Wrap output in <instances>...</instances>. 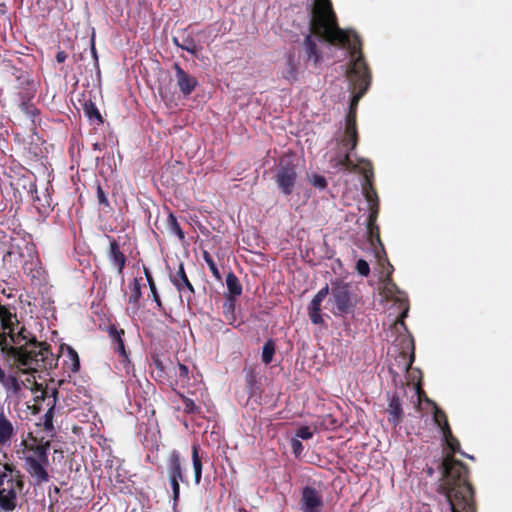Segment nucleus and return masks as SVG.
I'll return each instance as SVG.
<instances>
[{"label":"nucleus","instance_id":"f257e3e1","mask_svg":"<svg viewBox=\"0 0 512 512\" xmlns=\"http://www.w3.org/2000/svg\"><path fill=\"white\" fill-rule=\"evenodd\" d=\"M323 16L322 26L320 27L314 15L312 23L316 34L324 36L329 44L340 46L349 51L350 61L347 70V77L352 86L354 95L351 99L349 111H355L359 100L364 96L371 84V72L362 52V42L360 37L353 32L349 33L339 27L334 10L321 13Z\"/></svg>","mask_w":512,"mask_h":512},{"label":"nucleus","instance_id":"f03ea898","mask_svg":"<svg viewBox=\"0 0 512 512\" xmlns=\"http://www.w3.org/2000/svg\"><path fill=\"white\" fill-rule=\"evenodd\" d=\"M330 293L329 303L332 304L331 312L336 317L353 314L358 304L357 295L352 291L351 284L336 279L331 282V288L326 284L312 298L308 305L309 319L313 324H323L321 304Z\"/></svg>","mask_w":512,"mask_h":512},{"label":"nucleus","instance_id":"7ed1b4c3","mask_svg":"<svg viewBox=\"0 0 512 512\" xmlns=\"http://www.w3.org/2000/svg\"><path fill=\"white\" fill-rule=\"evenodd\" d=\"M455 470H458V473L465 472L462 465L456 463V467L448 472V479L441 488L443 496L449 503L452 512H477L475 491L471 490L464 479L458 484L455 483L452 477V474L456 473Z\"/></svg>","mask_w":512,"mask_h":512},{"label":"nucleus","instance_id":"20e7f679","mask_svg":"<svg viewBox=\"0 0 512 512\" xmlns=\"http://www.w3.org/2000/svg\"><path fill=\"white\" fill-rule=\"evenodd\" d=\"M24 476L13 464L5 463L0 468V509L5 512L15 510L17 493L24 488Z\"/></svg>","mask_w":512,"mask_h":512},{"label":"nucleus","instance_id":"39448f33","mask_svg":"<svg viewBox=\"0 0 512 512\" xmlns=\"http://www.w3.org/2000/svg\"><path fill=\"white\" fill-rule=\"evenodd\" d=\"M442 435L445 440L447 448L450 450V453H447L442 459V463H441L442 479H441V483L439 484V487H438V493L443 495L441 488L445 484L446 480L448 479V472H450V468L452 471L456 467V463L462 465L465 472L458 473L457 472L458 470H455V472H456V473H454L455 475L452 474V477L454 478L455 483L458 484V482L460 483L461 480L464 479L465 482L467 483V485L471 488V490L474 491L472 484L469 482V469H468L467 465L465 463H463L462 461L454 458V454L457 452H460V443H459L458 439L453 435L450 427H446V430L442 431Z\"/></svg>","mask_w":512,"mask_h":512},{"label":"nucleus","instance_id":"423d86ee","mask_svg":"<svg viewBox=\"0 0 512 512\" xmlns=\"http://www.w3.org/2000/svg\"><path fill=\"white\" fill-rule=\"evenodd\" d=\"M49 352V345L45 342H38L35 337L23 345L11 346L9 355L13 356L15 360L22 366L33 368L38 366V363L44 361Z\"/></svg>","mask_w":512,"mask_h":512},{"label":"nucleus","instance_id":"0eeeda50","mask_svg":"<svg viewBox=\"0 0 512 512\" xmlns=\"http://www.w3.org/2000/svg\"><path fill=\"white\" fill-rule=\"evenodd\" d=\"M167 477L172 489V499L174 505H177L180 499V482L189 485V481L184 474L180 453L172 450L166 461Z\"/></svg>","mask_w":512,"mask_h":512},{"label":"nucleus","instance_id":"6e6552de","mask_svg":"<svg viewBox=\"0 0 512 512\" xmlns=\"http://www.w3.org/2000/svg\"><path fill=\"white\" fill-rule=\"evenodd\" d=\"M318 6V0H315V5L312 10V16L309 23V29L310 33L307 34L302 43L303 52H304V61L307 65H312L314 68H316L323 60L322 51L319 47V43L321 41L328 42L324 36L318 35L314 32L312 23L314 21V15L317 10Z\"/></svg>","mask_w":512,"mask_h":512},{"label":"nucleus","instance_id":"1a4fd4ad","mask_svg":"<svg viewBox=\"0 0 512 512\" xmlns=\"http://www.w3.org/2000/svg\"><path fill=\"white\" fill-rule=\"evenodd\" d=\"M297 176L296 165L292 160L289 157L280 158L274 180L282 194L286 196L292 194Z\"/></svg>","mask_w":512,"mask_h":512},{"label":"nucleus","instance_id":"9d476101","mask_svg":"<svg viewBox=\"0 0 512 512\" xmlns=\"http://www.w3.org/2000/svg\"><path fill=\"white\" fill-rule=\"evenodd\" d=\"M383 261L387 263V271L386 276L384 278V289L386 292L387 297H393L397 302L400 303V307L402 308V312L398 319L395 321V325L402 326L405 330H407V327L405 325L404 319L407 317L409 312V303L405 296V294L399 290L397 285L392 280V272L394 270L391 263L388 261L387 258H385Z\"/></svg>","mask_w":512,"mask_h":512},{"label":"nucleus","instance_id":"9b49d317","mask_svg":"<svg viewBox=\"0 0 512 512\" xmlns=\"http://www.w3.org/2000/svg\"><path fill=\"white\" fill-rule=\"evenodd\" d=\"M169 278L178 292L186 297L189 304L194 297L195 289L185 272L182 262L179 263L177 271L170 273Z\"/></svg>","mask_w":512,"mask_h":512},{"label":"nucleus","instance_id":"f8f14e48","mask_svg":"<svg viewBox=\"0 0 512 512\" xmlns=\"http://www.w3.org/2000/svg\"><path fill=\"white\" fill-rule=\"evenodd\" d=\"M378 217V211L377 208H374L371 213H369L368 219H367V234L368 239L372 246H376V244L379 245L380 251L376 250V256L379 259V262L381 263L386 257L384 245L381 241L380 237V229L379 226L376 224V220Z\"/></svg>","mask_w":512,"mask_h":512},{"label":"nucleus","instance_id":"ddd939ff","mask_svg":"<svg viewBox=\"0 0 512 512\" xmlns=\"http://www.w3.org/2000/svg\"><path fill=\"white\" fill-rule=\"evenodd\" d=\"M173 69L177 87L185 97L189 96L198 86L197 78L187 73L178 63L173 64Z\"/></svg>","mask_w":512,"mask_h":512},{"label":"nucleus","instance_id":"4468645a","mask_svg":"<svg viewBox=\"0 0 512 512\" xmlns=\"http://www.w3.org/2000/svg\"><path fill=\"white\" fill-rule=\"evenodd\" d=\"M322 506L323 500L319 491L311 486L304 487L301 496L302 512H320Z\"/></svg>","mask_w":512,"mask_h":512},{"label":"nucleus","instance_id":"2eb2a0df","mask_svg":"<svg viewBox=\"0 0 512 512\" xmlns=\"http://www.w3.org/2000/svg\"><path fill=\"white\" fill-rule=\"evenodd\" d=\"M109 239V249L107 251V257L111 264L115 267L117 270V273L119 275H123V270L125 269L127 257L125 254L121 251L120 245L118 241L108 236Z\"/></svg>","mask_w":512,"mask_h":512},{"label":"nucleus","instance_id":"dca6fc26","mask_svg":"<svg viewBox=\"0 0 512 512\" xmlns=\"http://www.w3.org/2000/svg\"><path fill=\"white\" fill-rule=\"evenodd\" d=\"M372 177L373 171L372 168L370 167L369 170L364 171L365 182L362 185V189L365 199L369 203L370 212L373 211L374 208H377V211L379 212V199L376 189L374 188L371 180Z\"/></svg>","mask_w":512,"mask_h":512},{"label":"nucleus","instance_id":"f3484780","mask_svg":"<svg viewBox=\"0 0 512 512\" xmlns=\"http://www.w3.org/2000/svg\"><path fill=\"white\" fill-rule=\"evenodd\" d=\"M388 422L393 426L399 425L403 420V409L401 399L397 394H392L389 396L388 403Z\"/></svg>","mask_w":512,"mask_h":512},{"label":"nucleus","instance_id":"a211bd4d","mask_svg":"<svg viewBox=\"0 0 512 512\" xmlns=\"http://www.w3.org/2000/svg\"><path fill=\"white\" fill-rule=\"evenodd\" d=\"M107 332L111 340L113 351L123 358H128V353L125 349L124 341L122 339L124 330L118 329L115 325H109Z\"/></svg>","mask_w":512,"mask_h":512},{"label":"nucleus","instance_id":"6ab92c4d","mask_svg":"<svg viewBox=\"0 0 512 512\" xmlns=\"http://www.w3.org/2000/svg\"><path fill=\"white\" fill-rule=\"evenodd\" d=\"M26 463L28 464V472L29 474L37 478L38 483L47 482L49 480V474L46 469L43 467V463H40L37 459L33 457H27Z\"/></svg>","mask_w":512,"mask_h":512},{"label":"nucleus","instance_id":"aec40b11","mask_svg":"<svg viewBox=\"0 0 512 512\" xmlns=\"http://www.w3.org/2000/svg\"><path fill=\"white\" fill-rule=\"evenodd\" d=\"M173 43L194 56H197L198 52L202 50V47L197 45L195 39L189 34H183L181 37H173Z\"/></svg>","mask_w":512,"mask_h":512},{"label":"nucleus","instance_id":"412c9836","mask_svg":"<svg viewBox=\"0 0 512 512\" xmlns=\"http://www.w3.org/2000/svg\"><path fill=\"white\" fill-rule=\"evenodd\" d=\"M14 435V427L3 411H0V447L5 446Z\"/></svg>","mask_w":512,"mask_h":512},{"label":"nucleus","instance_id":"4be33fe9","mask_svg":"<svg viewBox=\"0 0 512 512\" xmlns=\"http://www.w3.org/2000/svg\"><path fill=\"white\" fill-rule=\"evenodd\" d=\"M282 76L291 83L298 79V64L294 52H289L286 55V67L282 72Z\"/></svg>","mask_w":512,"mask_h":512},{"label":"nucleus","instance_id":"5701e85b","mask_svg":"<svg viewBox=\"0 0 512 512\" xmlns=\"http://www.w3.org/2000/svg\"><path fill=\"white\" fill-rule=\"evenodd\" d=\"M83 112L89 121L95 122L97 125H102L104 123V119L100 111L91 99L86 100L83 103Z\"/></svg>","mask_w":512,"mask_h":512},{"label":"nucleus","instance_id":"b1692460","mask_svg":"<svg viewBox=\"0 0 512 512\" xmlns=\"http://www.w3.org/2000/svg\"><path fill=\"white\" fill-rule=\"evenodd\" d=\"M226 285H227V293L226 297H238L242 294L243 288L242 285L237 278V276L233 272H229L226 276Z\"/></svg>","mask_w":512,"mask_h":512},{"label":"nucleus","instance_id":"393cba45","mask_svg":"<svg viewBox=\"0 0 512 512\" xmlns=\"http://www.w3.org/2000/svg\"><path fill=\"white\" fill-rule=\"evenodd\" d=\"M199 450H200V447L198 444L194 443L192 445V464H193V470H194V481H195V484H200L201 482V478H202V468H203V464H202V459L201 457L199 456Z\"/></svg>","mask_w":512,"mask_h":512},{"label":"nucleus","instance_id":"a878e982","mask_svg":"<svg viewBox=\"0 0 512 512\" xmlns=\"http://www.w3.org/2000/svg\"><path fill=\"white\" fill-rule=\"evenodd\" d=\"M1 317H0V321H1V328L3 330V332H6L8 333V336H10L13 332H14V322H13V319H16V314H13L10 312V310L8 309V307L4 306V311L1 312Z\"/></svg>","mask_w":512,"mask_h":512},{"label":"nucleus","instance_id":"bb28decb","mask_svg":"<svg viewBox=\"0 0 512 512\" xmlns=\"http://www.w3.org/2000/svg\"><path fill=\"white\" fill-rule=\"evenodd\" d=\"M223 315L229 324H232L236 320L235 309H236V297H226L223 303Z\"/></svg>","mask_w":512,"mask_h":512},{"label":"nucleus","instance_id":"cd10ccee","mask_svg":"<svg viewBox=\"0 0 512 512\" xmlns=\"http://www.w3.org/2000/svg\"><path fill=\"white\" fill-rule=\"evenodd\" d=\"M358 140L357 130H345L341 142L342 145L347 148V151L352 152L356 149Z\"/></svg>","mask_w":512,"mask_h":512},{"label":"nucleus","instance_id":"c85d7f7f","mask_svg":"<svg viewBox=\"0 0 512 512\" xmlns=\"http://www.w3.org/2000/svg\"><path fill=\"white\" fill-rule=\"evenodd\" d=\"M167 229L171 234L176 235L180 241H184L185 234L173 213H169L167 217Z\"/></svg>","mask_w":512,"mask_h":512},{"label":"nucleus","instance_id":"c756f323","mask_svg":"<svg viewBox=\"0 0 512 512\" xmlns=\"http://www.w3.org/2000/svg\"><path fill=\"white\" fill-rule=\"evenodd\" d=\"M144 274H145L146 280L148 282V285H149L150 292H151V295L153 297V300L155 301L157 307L159 309H162V301H161L160 296L158 294L155 281L153 279V276H152L150 270L148 268H146V267H144Z\"/></svg>","mask_w":512,"mask_h":512},{"label":"nucleus","instance_id":"7c9ffc66","mask_svg":"<svg viewBox=\"0 0 512 512\" xmlns=\"http://www.w3.org/2000/svg\"><path fill=\"white\" fill-rule=\"evenodd\" d=\"M96 198L99 208L104 212L112 210L111 204L108 200L107 193L103 190L100 183L96 186Z\"/></svg>","mask_w":512,"mask_h":512},{"label":"nucleus","instance_id":"2f4dec72","mask_svg":"<svg viewBox=\"0 0 512 512\" xmlns=\"http://www.w3.org/2000/svg\"><path fill=\"white\" fill-rule=\"evenodd\" d=\"M130 296H129V303H132L136 306H138L139 301L142 297L141 292V279L134 278V280L130 284Z\"/></svg>","mask_w":512,"mask_h":512},{"label":"nucleus","instance_id":"473e14b6","mask_svg":"<svg viewBox=\"0 0 512 512\" xmlns=\"http://www.w3.org/2000/svg\"><path fill=\"white\" fill-rule=\"evenodd\" d=\"M433 419L435 424L441 429V432L446 430V427H450L446 413L435 405Z\"/></svg>","mask_w":512,"mask_h":512},{"label":"nucleus","instance_id":"72a5a7b5","mask_svg":"<svg viewBox=\"0 0 512 512\" xmlns=\"http://www.w3.org/2000/svg\"><path fill=\"white\" fill-rule=\"evenodd\" d=\"M176 394L181 398L184 404V413L186 414H199L201 412V408L195 404V402L186 397L184 394L176 391Z\"/></svg>","mask_w":512,"mask_h":512},{"label":"nucleus","instance_id":"f704fd0d","mask_svg":"<svg viewBox=\"0 0 512 512\" xmlns=\"http://www.w3.org/2000/svg\"><path fill=\"white\" fill-rule=\"evenodd\" d=\"M202 256H203V259L204 261L206 262L207 266L209 267V270L211 271L213 277L217 280V281H221L222 280V276L220 274V271L213 259V257L211 256V254L208 252V251H203L202 253Z\"/></svg>","mask_w":512,"mask_h":512},{"label":"nucleus","instance_id":"c9c22d12","mask_svg":"<svg viewBox=\"0 0 512 512\" xmlns=\"http://www.w3.org/2000/svg\"><path fill=\"white\" fill-rule=\"evenodd\" d=\"M275 354V343L272 339L265 342L262 350V361L265 364H270Z\"/></svg>","mask_w":512,"mask_h":512},{"label":"nucleus","instance_id":"e433bc0d","mask_svg":"<svg viewBox=\"0 0 512 512\" xmlns=\"http://www.w3.org/2000/svg\"><path fill=\"white\" fill-rule=\"evenodd\" d=\"M330 10H333L332 3L330 0H318V6H317V10H316L315 14H316V20L320 24L319 25L320 27L322 26V22H323V19H322L323 16L321 15V13L329 12Z\"/></svg>","mask_w":512,"mask_h":512},{"label":"nucleus","instance_id":"4c0bfd02","mask_svg":"<svg viewBox=\"0 0 512 512\" xmlns=\"http://www.w3.org/2000/svg\"><path fill=\"white\" fill-rule=\"evenodd\" d=\"M68 357L71 361L70 370L78 372L80 369V359L78 353L71 347H67Z\"/></svg>","mask_w":512,"mask_h":512},{"label":"nucleus","instance_id":"58836bf2","mask_svg":"<svg viewBox=\"0 0 512 512\" xmlns=\"http://www.w3.org/2000/svg\"><path fill=\"white\" fill-rule=\"evenodd\" d=\"M245 382H246V386L249 390V396H252L254 394V386L255 384L257 383V375H256V372L252 369H249L247 372H246V375H245Z\"/></svg>","mask_w":512,"mask_h":512},{"label":"nucleus","instance_id":"ea45409f","mask_svg":"<svg viewBox=\"0 0 512 512\" xmlns=\"http://www.w3.org/2000/svg\"><path fill=\"white\" fill-rule=\"evenodd\" d=\"M28 335H29V332L24 327H22L18 333L13 332L9 337L11 338V341L14 344L20 346L22 341H25V343H26L31 339V338H29Z\"/></svg>","mask_w":512,"mask_h":512},{"label":"nucleus","instance_id":"a19ab883","mask_svg":"<svg viewBox=\"0 0 512 512\" xmlns=\"http://www.w3.org/2000/svg\"><path fill=\"white\" fill-rule=\"evenodd\" d=\"M7 390L12 391L14 394H18L21 390V385L15 376H8L6 381L2 384Z\"/></svg>","mask_w":512,"mask_h":512},{"label":"nucleus","instance_id":"79ce46f5","mask_svg":"<svg viewBox=\"0 0 512 512\" xmlns=\"http://www.w3.org/2000/svg\"><path fill=\"white\" fill-rule=\"evenodd\" d=\"M48 448H49L48 442L45 445H39L36 447L35 453L38 458L37 460L40 463H43V464L48 463Z\"/></svg>","mask_w":512,"mask_h":512},{"label":"nucleus","instance_id":"37998d69","mask_svg":"<svg viewBox=\"0 0 512 512\" xmlns=\"http://www.w3.org/2000/svg\"><path fill=\"white\" fill-rule=\"evenodd\" d=\"M178 378L182 386L188 384L190 380L189 368L180 362H178Z\"/></svg>","mask_w":512,"mask_h":512},{"label":"nucleus","instance_id":"c03bdc74","mask_svg":"<svg viewBox=\"0 0 512 512\" xmlns=\"http://www.w3.org/2000/svg\"><path fill=\"white\" fill-rule=\"evenodd\" d=\"M351 152L347 151L343 157L339 160V165L344 167L347 170L354 171L357 168V165L350 158Z\"/></svg>","mask_w":512,"mask_h":512},{"label":"nucleus","instance_id":"a18cd8bd","mask_svg":"<svg viewBox=\"0 0 512 512\" xmlns=\"http://www.w3.org/2000/svg\"><path fill=\"white\" fill-rule=\"evenodd\" d=\"M356 271L361 276L367 277L370 274V267L366 260L359 259L356 263Z\"/></svg>","mask_w":512,"mask_h":512},{"label":"nucleus","instance_id":"49530a36","mask_svg":"<svg viewBox=\"0 0 512 512\" xmlns=\"http://www.w3.org/2000/svg\"><path fill=\"white\" fill-rule=\"evenodd\" d=\"M345 130H357L356 112L348 111L346 115V127Z\"/></svg>","mask_w":512,"mask_h":512},{"label":"nucleus","instance_id":"de8ad7c7","mask_svg":"<svg viewBox=\"0 0 512 512\" xmlns=\"http://www.w3.org/2000/svg\"><path fill=\"white\" fill-rule=\"evenodd\" d=\"M311 184L318 189H325L327 187V180L322 175L314 174L311 178Z\"/></svg>","mask_w":512,"mask_h":512},{"label":"nucleus","instance_id":"09e8293b","mask_svg":"<svg viewBox=\"0 0 512 512\" xmlns=\"http://www.w3.org/2000/svg\"><path fill=\"white\" fill-rule=\"evenodd\" d=\"M313 432L311 431L310 427L308 426H301L296 431V437L301 438L303 440H308L312 438Z\"/></svg>","mask_w":512,"mask_h":512},{"label":"nucleus","instance_id":"8fccbe9b","mask_svg":"<svg viewBox=\"0 0 512 512\" xmlns=\"http://www.w3.org/2000/svg\"><path fill=\"white\" fill-rule=\"evenodd\" d=\"M291 448H292L293 453L295 454V456H299L302 453L303 449H304L301 441L296 439V438H293L291 440Z\"/></svg>","mask_w":512,"mask_h":512},{"label":"nucleus","instance_id":"3c124183","mask_svg":"<svg viewBox=\"0 0 512 512\" xmlns=\"http://www.w3.org/2000/svg\"><path fill=\"white\" fill-rule=\"evenodd\" d=\"M7 335H8V333H6V332L0 333V347H1L2 351H6L9 354V349L11 346L8 347Z\"/></svg>","mask_w":512,"mask_h":512},{"label":"nucleus","instance_id":"603ef678","mask_svg":"<svg viewBox=\"0 0 512 512\" xmlns=\"http://www.w3.org/2000/svg\"><path fill=\"white\" fill-rule=\"evenodd\" d=\"M66 59H67V54H66L65 51L60 50V51L57 52V54H56V61L58 63H63Z\"/></svg>","mask_w":512,"mask_h":512},{"label":"nucleus","instance_id":"864d4df0","mask_svg":"<svg viewBox=\"0 0 512 512\" xmlns=\"http://www.w3.org/2000/svg\"><path fill=\"white\" fill-rule=\"evenodd\" d=\"M153 364L157 370H159L161 372L164 371V365L158 357H153Z\"/></svg>","mask_w":512,"mask_h":512},{"label":"nucleus","instance_id":"5fc2aeb1","mask_svg":"<svg viewBox=\"0 0 512 512\" xmlns=\"http://www.w3.org/2000/svg\"><path fill=\"white\" fill-rule=\"evenodd\" d=\"M32 265H33V263H30V266H32ZM23 270H24V273H26L27 275H30V274H31V277H32V278H35V277H36V275H35V274H33V269H32V267H29V263H27V262H26V263L23 265Z\"/></svg>","mask_w":512,"mask_h":512},{"label":"nucleus","instance_id":"6e6d98bb","mask_svg":"<svg viewBox=\"0 0 512 512\" xmlns=\"http://www.w3.org/2000/svg\"><path fill=\"white\" fill-rule=\"evenodd\" d=\"M91 52H92L93 58H94V59H95V61L97 62L98 57H97V51H96V48H95V41H94V37H92V39H91Z\"/></svg>","mask_w":512,"mask_h":512},{"label":"nucleus","instance_id":"4d7b16f0","mask_svg":"<svg viewBox=\"0 0 512 512\" xmlns=\"http://www.w3.org/2000/svg\"><path fill=\"white\" fill-rule=\"evenodd\" d=\"M416 393L418 394V398L420 400L421 399V394H424V391L420 387H417L416 388Z\"/></svg>","mask_w":512,"mask_h":512},{"label":"nucleus","instance_id":"13d9d810","mask_svg":"<svg viewBox=\"0 0 512 512\" xmlns=\"http://www.w3.org/2000/svg\"><path fill=\"white\" fill-rule=\"evenodd\" d=\"M460 453H461V455H463V456H465V457H468V458H470V459H473V457H472V456L467 455L465 452H460Z\"/></svg>","mask_w":512,"mask_h":512},{"label":"nucleus","instance_id":"bf43d9fd","mask_svg":"<svg viewBox=\"0 0 512 512\" xmlns=\"http://www.w3.org/2000/svg\"><path fill=\"white\" fill-rule=\"evenodd\" d=\"M59 491V488L55 487V492L58 493Z\"/></svg>","mask_w":512,"mask_h":512}]
</instances>
